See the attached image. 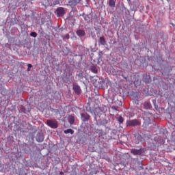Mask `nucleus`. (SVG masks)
<instances>
[{"mask_svg": "<svg viewBox=\"0 0 175 175\" xmlns=\"http://www.w3.org/2000/svg\"><path fill=\"white\" fill-rule=\"evenodd\" d=\"M112 102L116 103L117 106H122V102L121 101V96L116 94L113 97Z\"/></svg>", "mask_w": 175, "mask_h": 175, "instance_id": "1", "label": "nucleus"}, {"mask_svg": "<svg viewBox=\"0 0 175 175\" xmlns=\"http://www.w3.org/2000/svg\"><path fill=\"white\" fill-rule=\"evenodd\" d=\"M46 122L48 126H50V128H53V129H56V128H58V122H57V120H48Z\"/></svg>", "mask_w": 175, "mask_h": 175, "instance_id": "2", "label": "nucleus"}, {"mask_svg": "<svg viewBox=\"0 0 175 175\" xmlns=\"http://www.w3.org/2000/svg\"><path fill=\"white\" fill-rule=\"evenodd\" d=\"M55 13L57 17H64L66 12L63 7H59L57 8Z\"/></svg>", "mask_w": 175, "mask_h": 175, "instance_id": "3", "label": "nucleus"}, {"mask_svg": "<svg viewBox=\"0 0 175 175\" xmlns=\"http://www.w3.org/2000/svg\"><path fill=\"white\" fill-rule=\"evenodd\" d=\"M126 124H127L128 126H136L137 125H140V122H139V120L135 119V120H131L127 121Z\"/></svg>", "mask_w": 175, "mask_h": 175, "instance_id": "4", "label": "nucleus"}, {"mask_svg": "<svg viewBox=\"0 0 175 175\" xmlns=\"http://www.w3.org/2000/svg\"><path fill=\"white\" fill-rule=\"evenodd\" d=\"M135 144H139V143H140V142H143V137H142V135L139 133L135 134Z\"/></svg>", "mask_w": 175, "mask_h": 175, "instance_id": "5", "label": "nucleus"}, {"mask_svg": "<svg viewBox=\"0 0 175 175\" xmlns=\"http://www.w3.org/2000/svg\"><path fill=\"white\" fill-rule=\"evenodd\" d=\"M131 152V154H133V155H142V154H143V150L142 149H132Z\"/></svg>", "mask_w": 175, "mask_h": 175, "instance_id": "6", "label": "nucleus"}, {"mask_svg": "<svg viewBox=\"0 0 175 175\" xmlns=\"http://www.w3.org/2000/svg\"><path fill=\"white\" fill-rule=\"evenodd\" d=\"M81 0H70L68 1L69 6H71V8H73L74 6H76L77 3H80Z\"/></svg>", "mask_w": 175, "mask_h": 175, "instance_id": "7", "label": "nucleus"}, {"mask_svg": "<svg viewBox=\"0 0 175 175\" xmlns=\"http://www.w3.org/2000/svg\"><path fill=\"white\" fill-rule=\"evenodd\" d=\"M81 116L82 121H84V122L88 121V120H90V115H88V113H81Z\"/></svg>", "mask_w": 175, "mask_h": 175, "instance_id": "8", "label": "nucleus"}, {"mask_svg": "<svg viewBox=\"0 0 175 175\" xmlns=\"http://www.w3.org/2000/svg\"><path fill=\"white\" fill-rule=\"evenodd\" d=\"M73 90L76 94L78 95L81 92V89L80 88V86L78 85H74Z\"/></svg>", "mask_w": 175, "mask_h": 175, "instance_id": "9", "label": "nucleus"}, {"mask_svg": "<svg viewBox=\"0 0 175 175\" xmlns=\"http://www.w3.org/2000/svg\"><path fill=\"white\" fill-rule=\"evenodd\" d=\"M77 35L79 36L80 38L83 36H85V31L83 29H79L76 32Z\"/></svg>", "mask_w": 175, "mask_h": 175, "instance_id": "10", "label": "nucleus"}, {"mask_svg": "<svg viewBox=\"0 0 175 175\" xmlns=\"http://www.w3.org/2000/svg\"><path fill=\"white\" fill-rule=\"evenodd\" d=\"M133 79H134L135 81H134L133 83L135 84V87H137V85L140 84L142 81L139 80V78H137L135 75L133 77Z\"/></svg>", "mask_w": 175, "mask_h": 175, "instance_id": "11", "label": "nucleus"}, {"mask_svg": "<svg viewBox=\"0 0 175 175\" xmlns=\"http://www.w3.org/2000/svg\"><path fill=\"white\" fill-rule=\"evenodd\" d=\"M36 140L38 142V143H42V142L44 140V137L42 135H38L36 137Z\"/></svg>", "mask_w": 175, "mask_h": 175, "instance_id": "12", "label": "nucleus"}, {"mask_svg": "<svg viewBox=\"0 0 175 175\" xmlns=\"http://www.w3.org/2000/svg\"><path fill=\"white\" fill-rule=\"evenodd\" d=\"M143 79L145 83H150V81H151V78L150 77V75H144Z\"/></svg>", "mask_w": 175, "mask_h": 175, "instance_id": "13", "label": "nucleus"}, {"mask_svg": "<svg viewBox=\"0 0 175 175\" xmlns=\"http://www.w3.org/2000/svg\"><path fill=\"white\" fill-rule=\"evenodd\" d=\"M98 42L100 44H102V46H105V44H106V40L104 37H100Z\"/></svg>", "mask_w": 175, "mask_h": 175, "instance_id": "14", "label": "nucleus"}, {"mask_svg": "<svg viewBox=\"0 0 175 175\" xmlns=\"http://www.w3.org/2000/svg\"><path fill=\"white\" fill-rule=\"evenodd\" d=\"M68 122L72 125L75 122V116H68Z\"/></svg>", "mask_w": 175, "mask_h": 175, "instance_id": "15", "label": "nucleus"}, {"mask_svg": "<svg viewBox=\"0 0 175 175\" xmlns=\"http://www.w3.org/2000/svg\"><path fill=\"white\" fill-rule=\"evenodd\" d=\"M64 133L68 135V133H70V135H73L75 133V131L72 130V129H68L64 131Z\"/></svg>", "mask_w": 175, "mask_h": 175, "instance_id": "16", "label": "nucleus"}, {"mask_svg": "<svg viewBox=\"0 0 175 175\" xmlns=\"http://www.w3.org/2000/svg\"><path fill=\"white\" fill-rule=\"evenodd\" d=\"M109 5L111 8H114L116 6V1L114 0H109Z\"/></svg>", "mask_w": 175, "mask_h": 175, "instance_id": "17", "label": "nucleus"}, {"mask_svg": "<svg viewBox=\"0 0 175 175\" xmlns=\"http://www.w3.org/2000/svg\"><path fill=\"white\" fill-rule=\"evenodd\" d=\"M145 109H151V104L150 103H145L144 105Z\"/></svg>", "mask_w": 175, "mask_h": 175, "instance_id": "18", "label": "nucleus"}, {"mask_svg": "<svg viewBox=\"0 0 175 175\" xmlns=\"http://www.w3.org/2000/svg\"><path fill=\"white\" fill-rule=\"evenodd\" d=\"M117 121H118L119 124H122L124 122V118H122V116H120L117 118Z\"/></svg>", "mask_w": 175, "mask_h": 175, "instance_id": "19", "label": "nucleus"}, {"mask_svg": "<svg viewBox=\"0 0 175 175\" xmlns=\"http://www.w3.org/2000/svg\"><path fill=\"white\" fill-rule=\"evenodd\" d=\"M91 71H92L93 73H98V69H97L96 67H95V66H92V67H91Z\"/></svg>", "mask_w": 175, "mask_h": 175, "instance_id": "20", "label": "nucleus"}, {"mask_svg": "<svg viewBox=\"0 0 175 175\" xmlns=\"http://www.w3.org/2000/svg\"><path fill=\"white\" fill-rule=\"evenodd\" d=\"M30 36H32L33 38H36V36H38V33L36 32H31Z\"/></svg>", "mask_w": 175, "mask_h": 175, "instance_id": "21", "label": "nucleus"}, {"mask_svg": "<svg viewBox=\"0 0 175 175\" xmlns=\"http://www.w3.org/2000/svg\"><path fill=\"white\" fill-rule=\"evenodd\" d=\"M118 107H120V106L116 105V106H112L111 109L114 111H117Z\"/></svg>", "mask_w": 175, "mask_h": 175, "instance_id": "22", "label": "nucleus"}, {"mask_svg": "<svg viewBox=\"0 0 175 175\" xmlns=\"http://www.w3.org/2000/svg\"><path fill=\"white\" fill-rule=\"evenodd\" d=\"M55 5H59V1L55 0L53 1V5L55 6Z\"/></svg>", "mask_w": 175, "mask_h": 175, "instance_id": "23", "label": "nucleus"}, {"mask_svg": "<svg viewBox=\"0 0 175 175\" xmlns=\"http://www.w3.org/2000/svg\"><path fill=\"white\" fill-rule=\"evenodd\" d=\"M77 76H78L79 79H83V72H79Z\"/></svg>", "mask_w": 175, "mask_h": 175, "instance_id": "24", "label": "nucleus"}, {"mask_svg": "<svg viewBox=\"0 0 175 175\" xmlns=\"http://www.w3.org/2000/svg\"><path fill=\"white\" fill-rule=\"evenodd\" d=\"M154 141L155 142H159V141H161V139L159 137H154Z\"/></svg>", "mask_w": 175, "mask_h": 175, "instance_id": "25", "label": "nucleus"}, {"mask_svg": "<svg viewBox=\"0 0 175 175\" xmlns=\"http://www.w3.org/2000/svg\"><path fill=\"white\" fill-rule=\"evenodd\" d=\"M69 38H70L69 34H66V35L64 36V39H69Z\"/></svg>", "mask_w": 175, "mask_h": 175, "instance_id": "26", "label": "nucleus"}, {"mask_svg": "<svg viewBox=\"0 0 175 175\" xmlns=\"http://www.w3.org/2000/svg\"><path fill=\"white\" fill-rule=\"evenodd\" d=\"M21 111H23V113H25V109L24 108V107H21Z\"/></svg>", "mask_w": 175, "mask_h": 175, "instance_id": "27", "label": "nucleus"}, {"mask_svg": "<svg viewBox=\"0 0 175 175\" xmlns=\"http://www.w3.org/2000/svg\"><path fill=\"white\" fill-rule=\"evenodd\" d=\"M27 66H28V68H31L32 67V64H29L28 65H27Z\"/></svg>", "mask_w": 175, "mask_h": 175, "instance_id": "28", "label": "nucleus"}, {"mask_svg": "<svg viewBox=\"0 0 175 175\" xmlns=\"http://www.w3.org/2000/svg\"><path fill=\"white\" fill-rule=\"evenodd\" d=\"M29 70H31V69H29V68L28 67L27 72H29Z\"/></svg>", "mask_w": 175, "mask_h": 175, "instance_id": "29", "label": "nucleus"}, {"mask_svg": "<svg viewBox=\"0 0 175 175\" xmlns=\"http://www.w3.org/2000/svg\"><path fill=\"white\" fill-rule=\"evenodd\" d=\"M165 141L162 140V142L164 143Z\"/></svg>", "mask_w": 175, "mask_h": 175, "instance_id": "30", "label": "nucleus"}]
</instances>
